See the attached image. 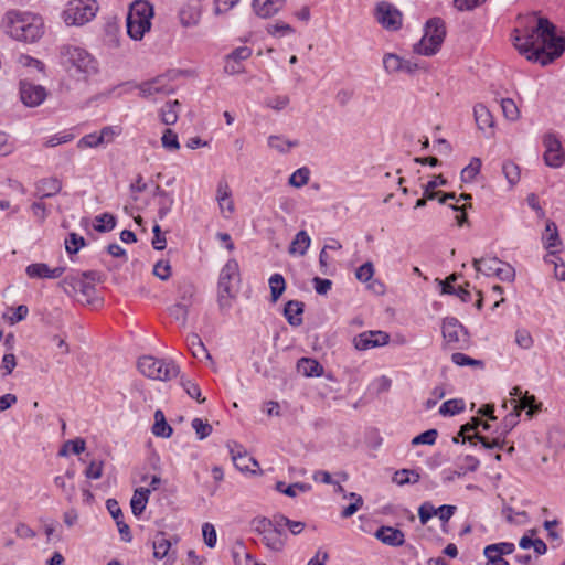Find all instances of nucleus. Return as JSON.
<instances>
[{
	"mask_svg": "<svg viewBox=\"0 0 565 565\" xmlns=\"http://www.w3.org/2000/svg\"><path fill=\"white\" fill-rule=\"evenodd\" d=\"M532 20L534 24L514 30L513 44L529 61L545 66L565 52V38L557 35L556 26L547 18Z\"/></svg>",
	"mask_w": 565,
	"mask_h": 565,
	"instance_id": "nucleus-1",
	"label": "nucleus"
},
{
	"mask_svg": "<svg viewBox=\"0 0 565 565\" xmlns=\"http://www.w3.org/2000/svg\"><path fill=\"white\" fill-rule=\"evenodd\" d=\"M6 32L14 40L34 43L44 34L43 19L28 11L10 10L3 19Z\"/></svg>",
	"mask_w": 565,
	"mask_h": 565,
	"instance_id": "nucleus-2",
	"label": "nucleus"
},
{
	"mask_svg": "<svg viewBox=\"0 0 565 565\" xmlns=\"http://www.w3.org/2000/svg\"><path fill=\"white\" fill-rule=\"evenodd\" d=\"M241 281L239 266L236 259L231 258L221 269L217 281V303L221 310H228L232 299L235 298V286Z\"/></svg>",
	"mask_w": 565,
	"mask_h": 565,
	"instance_id": "nucleus-3",
	"label": "nucleus"
},
{
	"mask_svg": "<svg viewBox=\"0 0 565 565\" xmlns=\"http://www.w3.org/2000/svg\"><path fill=\"white\" fill-rule=\"evenodd\" d=\"M153 8L146 0L134 1L127 14V33L132 40H141L151 28Z\"/></svg>",
	"mask_w": 565,
	"mask_h": 565,
	"instance_id": "nucleus-4",
	"label": "nucleus"
},
{
	"mask_svg": "<svg viewBox=\"0 0 565 565\" xmlns=\"http://www.w3.org/2000/svg\"><path fill=\"white\" fill-rule=\"evenodd\" d=\"M61 64L71 71L75 68L83 74H95L97 72V63L95 58L83 47L64 44L60 46Z\"/></svg>",
	"mask_w": 565,
	"mask_h": 565,
	"instance_id": "nucleus-5",
	"label": "nucleus"
},
{
	"mask_svg": "<svg viewBox=\"0 0 565 565\" xmlns=\"http://www.w3.org/2000/svg\"><path fill=\"white\" fill-rule=\"evenodd\" d=\"M446 36V25L443 19L431 18L425 24V33L422 40L414 45L417 54L431 56L436 54Z\"/></svg>",
	"mask_w": 565,
	"mask_h": 565,
	"instance_id": "nucleus-6",
	"label": "nucleus"
},
{
	"mask_svg": "<svg viewBox=\"0 0 565 565\" xmlns=\"http://www.w3.org/2000/svg\"><path fill=\"white\" fill-rule=\"evenodd\" d=\"M138 370L147 377L168 381L179 374V366L173 361L157 359L151 355L138 360Z\"/></svg>",
	"mask_w": 565,
	"mask_h": 565,
	"instance_id": "nucleus-7",
	"label": "nucleus"
},
{
	"mask_svg": "<svg viewBox=\"0 0 565 565\" xmlns=\"http://www.w3.org/2000/svg\"><path fill=\"white\" fill-rule=\"evenodd\" d=\"M97 11L96 0H71L62 18L67 25H84L95 18Z\"/></svg>",
	"mask_w": 565,
	"mask_h": 565,
	"instance_id": "nucleus-8",
	"label": "nucleus"
},
{
	"mask_svg": "<svg viewBox=\"0 0 565 565\" xmlns=\"http://www.w3.org/2000/svg\"><path fill=\"white\" fill-rule=\"evenodd\" d=\"M443 337L448 343H459V349H463L469 342L468 330L455 317L443 320Z\"/></svg>",
	"mask_w": 565,
	"mask_h": 565,
	"instance_id": "nucleus-9",
	"label": "nucleus"
},
{
	"mask_svg": "<svg viewBox=\"0 0 565 565\" xmlns=\"http://www.w3.org/2000/svg\"><path fill=\"white\" fill-rule=\"evenodd\" d=\"M376 20L386 30L397 31L402 28L401 11L386 1L377 3Z\"/></svg>",
	"mask_w": 565,
	"mask_h": 565,
	"instance_id": "nucleus-10",
	"label": "nucleus"
},
{
	"mask_svg": "<svg viewBox=\"0 0 565 565\" xmlns=\"http://www.w3.org/2000/svg\"><path fill=\"white\" fill-rule=\"evenodd\" d=\"M545 152L543 159L546 166L551 168H561L565 162V156L562 143L554 134H546L543 138Z\"/></svg>",
	"mask_w": 565,
	"mask_h": 565,
	"instance_id": "nucleus-11",
	"label": "nucleus"
},
{
	"mask_svg": "<svg viewBox=\"0 0 565 565\" xmlns=\"http://www.w3.org/2000/svg\"><path fill=\"white\" fill-rule=\"evenodd\" d=\"M171 76L169 74L159 75L150 81L142 82L138 85L140 95L145 98L156 94L169 95L174 93V87L170 84Z\"/></svg>",
	"mask_w": 565,
	"mask_h": 565,
	"instance_id": "nucleus-12",
	"label": "nucleus"
},
{
	"mask_svg": "<svg viewBox=\"0 0 565 565\" xmlns=\"http://www.w3.org/2000/svg\"><path fill=\"white\" fill-rule=\"evenodd\" d=\"M46 96L47 93L43 86L25 79L20 81V98L25 106L36 107L45 100Z\"/></svg>",
	"mask_w": 565,
	"mask_h": 565,
	"instance_id": "nucleus-13",
	"label": "nucleus"
},
{
	"mask_svg": "<svg viewBox=\"0 0 565 565\" xmlns=\"http://www.w3.org/2000/svg\"><path fill=\"white\" fill-rule=\"evenodd\" d=\"M390 341L388 333L384 331H365L353 338L354 348L359 351L382 347Z\"/></svg>",
	"mask_w": 565,
	"mask_h": 565,
	"instance_id": "nucleus-14",
	"label": "nucleus"
},
{
	"mask_svg": "<svg viewBox=\"0 0 565 565\" xmlns=\"http://www.w3.org/2000/svg\"><path fill=\"white\" fill-rule=\"evenodd\" d=\"M252 56V49L248 46H239L233 50L225 57L224 72L230 75L241 74L244 72L242 62Z\"/></svg>",
	"mask_w": 565,
	"mask_h": 565,
	"instance_id": "nucleus-15",
	"label": "nucleus"
},
{
	"mask_svg": "<svg viewBox=\"0 0 565 565\" xmlns=\"http://www.w3.org/2000/svg\"><path fill=\"white\" fill-rule=\"evenodd\" d=\"M172 540L167 537L164 532H158L154 535L152 547L153 556L157 559L166 558V565H172L175 561L174 552H171Z\"/></svg>",
	"mask_w": 565,
	"mask_h": 565,
	"instance_id": "nucleus-16",
	"label": "nucleus"
},
{
	"mask_svg": "<svg viewBox=\"0 0 565 565\" xmlns=\"http://www.w3.org/2000/svg\"><path fill=\"white\" fill-rule=\"evenodd\" d=\"M230 454L235 467L241 471H252L250 466L258 467V462L250 456L247 455L244 447L237 443L228 444Z\"/></svg>",
	"mask_w": 565,
	"mask_h": 565,
	"instance_id": "nucleus-17",
	"label": "nucleus"
},
{
	"mask_svg": "<svg viewBox=\"0 0 565 565\" xmlns=\"http://www.w3.org/2000/svg\"><path fill=\"white\" fill-rule=\"evenodd\" d=\"M65 271V267L50 268L45 263H33L26 266L25 274L29 278L56 279Z\"/></svg>",
	"mask_w": 565,
	"mask_h": 565,
	"instance_id": "nucleus-18",
	"label": "nucleus"
},
{
	"mask_svg": "<svg viewBox=\"0 0 565 565\" xmlns=\"http://www.w3.org/2000/svg\"><path fill=\"white\" fill-rule=\"evenodd\" d=\"M106 507L113 519L116 522L118 527V532L124 542H130L132 540V535L130 532L129 525L124 521V513L115 499H108L106 501Z\"/></svg>",
	"mask_w": 565,
	"mask_h": 565,
	"instance_id": "nucleus-19",
	"label": "nucleus"
},
{
	"mask_svg": "<svg viewBox=\"0 0 565 565\" xmlns=\"http://www.w3.org/2000/svg\"><path fill=\"white\" fill-rule=\"evenodd\" d=\"M375 537L393 547L402 546L405 543V534L399 529L392 526H380L375 532Z\"/></svg>",
	"mask_w": 565,
	"mask_h": 565,
	"instance_id": "nucleus-20",
	"label": "nucleus"
},
{
	"mask_svg": "<svg viewBox=\"0 0 565 565\" xmlns=\"http://www.w3.org/2000/svg\"><path fill=\"white\" fill-rule=\"evenodd\" d=\"M305 311V303L299 300H289L284 308V317L291 327H299L302 324V315Z\"/></svg>",
	"mask_w": 565,
	"mask_h": 565,
	"instance_id": "nucleus-21",
	"label": "nucleus"
},
{
	"mask_svg": "<svg viewBox=\"0 0 565 565\" xmlns=\"http://www.w3.org/2000/svg\"><path fill=\"white\" fill-rule=\"evenodd\" d=\"M286 0H253V9L260 18H269L276 14Z\"/></svg>",
	"mask_w": 565,
	"mask_h": 565,
	"instance_id": "nucleus-22",
	"label": "nucleus"
},
{
	"mask_svg": "<svg viewBox=\"0 0 565 565\" xmlns=\"http://www.w3.org/2000/svg\"><path fill=\"white\" fill-rule=\"evenodd\" d=\"M62 190V182L57 178H45L36 183V194L41 198H51Z\"/></svg>",
	"mask_w": 565,
	"mask_h": 565,
	"instance_id": "nucleus-23",
	"label": "nucleus"
},
{
	"mask_svg": "<svg viewBox=\"0 0 565 565\" xmlns=\"http://www.w3.org/2000/svg\"><path fill=\"white\" fill-rule=\"evenodd\" d=\"M475 120L478 128L482 131L492 129L494 126V119L490 110L483 104H477L473 107Z\"/></svg>",
	"mask_w": 565,
	"mask_h": 565,
	"instance_id": "nucleus-24",
	"label": "nucleus"
},
{
	"mask_svg": "<svg viewBox=\"0 0 565 565\" xmlns=\"http://www.w3.org/2000/svg\"><path fill=\"white\" fill-rule=\"evenodd\" d=\"M297 371L307 377L320 376L323 373V366L315 359L301 358L297 362Z\"/></svg>",
	"mask_w": 565,
	"mask_h": 565,
	"instance_id": "nucleus-25",
	"label": "nucleus"
},
{
	"mask_svg": "<svg viewBox=\"0 0 565 565\" xmlns=\"http://www.w3.org/2000/svg\"><path fill=\"white\" fill-rule=\"evenodd\" d=\"M263 536V543L271 551L279 552L284 548L286 535L284 532H278L275 527L267 531Z\"/></svg>",
	"mask_w": 565,
	"mask_h": 565,
	"instance_id": "nucleus-26",
	"label": "nucleus"
},
{
	"mask_svg": "<svg viewBox=\"0 0 565 565\" xmlns=\"http://www.w3.org/2000/svg\"><path fill=\"white\" fill-rule=\"evenodd\" d=\"M511 395L514 397H519L518 404L515 405L516 413H520L523 409L527 408V414L530 416L533 415L535 412L534 405H535V397L534 395H529L525 393L523 395L521 388L519 386H515L512 388Z\"/></svg>",
	"mask_w": 565,
	"mask_h": 565,
	"instance_id": "nucleus-27",
	"label": "nucleus"
},
{
	"mask_svg": "<svg viewBox=\"0 0 565 565\" xmlns=\"http://www.w3.org/2000/svg\"><path fill=\"white\" fill-rule=\"evenodd\" d=\"M180 107L179 100L167 102L160 109L161 121L167 126L174 125L179 118Z\"/></svg>",
	"mask_w": 565,
	"mask_h": 565,
	"instance_id": "nucleus-28",
	"label": "nucleus"
},
{
	"mask_svg": "<svg viewBox=\"0 0 565 565\" xmlns=\"http://www.w3.org/2000/svg\"><path fill=\"white\" fill-rule=\"evenodd\" d=\"M150 489L139 488L136 489L132 499L130 501L131 511L136 516H139L146 509Z\"/></svg>",
	"mask_w": 565,
	"mask_h": 565,
	"instance_id": "nucleus-29",
	"label": "nucleus"
},
{
	"mask_svg": "<svg viewBox=\"0 0 565 565\" xmlns=\"http://www.w3.org/2000/svg\"><path fill=\"white\" fill-rule=\"evenodd\" d=\"M186 343H188V347H189L192 355L195 359L211 360V355H210L207 349L205 348L204 343L202 342L201 338L198 334L192 333V334L188 335Z\"/></svg>",
	"mask_w": 565,
	"mask_h": 565,
	"instance_id": "nucleus-30",
	"label": "nucleus"
},
{
	"mask_svg": "<svg viewBox=\"0 0 565 565\" xmlns=\"http://www.w3.org/2000/svg\"><path fill=\"white\" fill-rule=\"evenodd\" d=\"M152 433L154 436L162 438H169L173 433L172 427L167 423L164 414L161 409H157L154 412V424L152 426Z\"/></svg>",
	"mask_w": 565,
	"mask_h": 565,
	"instance_id": "nucleus-31",
	"label": "nucleus"
},
{
	"mask_svg": "<svg viewBox=\"0 0 565 565\" xmlns=\"http://www.w3.org/2000/svg\"><path fill=\"white\" fill-rule=\"evenodd\" d=\"M500 264H502V262L497 257L479 259L475 258L472 262L475 269L486 276H494L495 270Z\"/></svg>",
	"mask_w": 565,
	"mask_h": 565,
	"instance_id": "nucleus-32",
	"label": "nucleus"
},
{
	"mask_svg": "<svg viewBox=\"0 0 565 565\" xmlns=\"http://www.w3.org/2000/svg\"><path fill=\"white\" fill-rule=\"evenodd\" d=\"M311 239L306 231H299L289 246V253L305 255L310 246Z\"/></svg>",
	"mask_w": 565,
	"mask_h": 565,
	"instance_id": "nucleus-33",
	"label": "nucleus"
},
{
	"mask_svg": "<svg viewBox=\"0 0 565 565\" xmlns=\"http://www.w3.org/2000/svg\"><path fill=\"white\" fill-rule=\"evenodd\" d=\"M275 489L286 494L287 497L295 498L298 492H308L311 490V484L303 482H295L289 486H286L284 481H278L275 486Z\"/></svg>",
	"mask_w": 565,
	"mask_h": 565,
	"instance_id": "nucleus-34",
	"label": "nucleus"
},
{
	"mask_svg": "<svg viewBox=\"0 0 565 565\" xmlns=\"http://www.w3.org/2000/svg\"><path fill=\"white\" fill-rule=\"evenodd\" d=\"M299 145L298 140H289L284 138L282 136H269L268 146L280 153H287L291 148H295Z\"/></svg>",
	"mask_w": 565,
	"mask_h": 565,
	"instance_id": "nucleus-35",
	"label": "nucleus"
},
{
	"mask_svg": "<svg viewBox=\"0 0 565 565\" xmlns=\"http://www.w3.org/2000/svg\"><path fill=\"white\" fill-rule=\"evenodd\" d=\"M466 404L462 398L448 399L439 407V414L441 416H455L465 411Z\"/></svg>",
	"mask_w": 565,
	"mask_h": 565,
	"instance_id": "nucleus-36",
	"label": "nucleus"
},
{
	"mask_svg": "<svg viewBox=\"0 0 565 565\" xmlns=\"http://www.w3.org/2000/svg\"><path fill=\"white\" fill-rule=\"evenodd\" d=\"M420 475L416 470L401 469L393 476V482L398 486L415 484L419 481Z\"/></svg>",
	"mask_w": 565,
	"mask_h": 565,
	"instance_id": "nucleus-37",
	"label": "nucleus"
},
{
	"mask_svg": "<svg viewBox=\"0 0 565 565\" xmlns=\"http://www.w3.org/2000/svg\"><path fill=\"white\" fill-rule=\"evenodd\" d=\"M70 281L75 284L76 292H81L86 298L87 302L90 303L96 292L95 285L79 277V273H76V279H70Z\"/></svg>",
	"mask_w": 565,
	"mask_h": 565,
	"instance_id": "nucleus-38",
	"label": "nucleus"
},
{
	"mask_svg": "<svg viewBox=\"0 0 565 565\" xmlns=\"http://www.w3.org/2000/svg\"><path fill=\"white\" fill-rule=\"evenodd\" d=\"M200 15V11L193 6L183 7L179 13L181 24L186 28L195 25Z\"/></svg>",
	"mask_w": 565,
	"mask_h": 565,
	"instance_id": "nucleus-39",
	"label": "nucleus"
},
{
	"mask_svg": "<svg viewBox=\"0 0 565 565\" xmlns=\"http://www.w3.org/2000/svg\"><path fill=\"white\" fill-rule=\"evenodd\" d=\"M232 192L228 186V183L224 180H221L217 184V194L216 200L220 204L221 210H224V202L228 200L227 211L230 213H233L234 211V203L231 199Z\"/></svg>",
	"mask_w": 565,
	"mask_h": 565,
	"instance_id": "nucleus-40",
	"label": "nucleus"
},
{
	"mask_svg": "<svg viewBox=\"0 0 565 565\" xmlns=\"http://www.w3.org/2000/svg\"><path fill=\"white\" fill-rule=\"evenodd\" d=\"M116 226V217L110 213H103L95 217L94 230L99 233H106Z\"/></svg>",
	"mask_w": 565,
	"mask_h": 565,
	"instance_id": "nucleus-41",
	"label": "nucleus"
},
{
	"mask_svg": "<svg viewBox=\"0 0 565 565\" xmlns=\"http://www.w3.org/2000/svg\"><path fill=\"white\" fill-rule=\"evenodd\" d=\"M271 301L276 302L286 289V281L281 274H274L269 278Z\"/></svg>",
	"mask_w": 565,
	"mask_h": 565,
	"instance_id": "nucleus-42",
	"label": "nucleus"
},
{
	"mask_svg": "<svg viewBox=\"0 0 565 565\" xmlns=\"http://www.w3.org/2000/svg\"><path fill=\"white\" fill-rule=\"evenodd\" d=\"M446 184L447 180L441 174L436 175L433 180L428 181L427 184L424 186L425 196L430 200L438 199L441 192L435 191V189H438V186Z\"/></svg>",
	"mask_w": 565,
	"mask_h": 565,
	"instance_id": "nucleus-43",
	"label": "nucleus"
},
{
	"mask_svg": "<svg viewBox=\"0 0 565 565\" xmlns=\"http://www.w3.org/2000/svg\"><path fill=\"white\" fill-rule=\"evenodd\" d=\"M86 245L85 238L76 233H70L65 238V249L68 255H75Z\"/></svg>",
	"mask_w": 565,
	"mask_h": 565,
	"instance_id": "nucleus-44",
	"label": "nucleus"
},
{
	"mask_svg": "<svg viewBox=\"0 0 565 565\" xmlns=\"http://www.w3.org/2000/svg\"><path fill=\"white\" fill-rule=\"evenodd\" d=\"M86 444L82 438L71 439L64 443L62 448L58 451V456H67L68 451H72L74 455H79L85 450Z\"/></svg>",
	"mask_w": 565,
	"mask_h": 565,
	"instance_id": "nucleus-45",
	"label": "nucleus"
},
{
	"mask_svg": "<svg viewBox=\"0 0 565 565\" xmlns=\"http://www.w3.org/2000/svg\"><path fill=\"white\" fill-rule=\"evenodd\" d=\"M190 303L189 302H177L169 308V315L182 324H185L188 319Z\"/></svg>",
	"mask_w": 565,
	"mask_h": 565,
	"instance_id": "nucleus-46",
	"label": "nucleus"
},
{
	"mask_svg": "<svg viewBox=\"0 0 565 565\" xmlns=\"http://www.w3.org/2000/svg\"><path fill=\"white\" fill-rule=\"evenodd\" d=\"M502 172L511 185H514L520 180V168L513 161H504L502 164Z\"/></svg>",
	"mask_w": 565,
	"mask_h": 565,
	"instance_id": "nucleus-47",
	"label": "nucleus"
},
{
	"mask_svg": "<svg viewBox=\"0 0 565 565\" xmlns=\"http://www.w3.org/2000/svg\"><path fill=\"white\" fill-rule=\"evenodd\" d=\"M310 170L307 167L297 169L289 178V184L294 188H301L308 183Z\"/></svg>",
	"mask_w": 565,
	"mask_h": 565,
	"instance_id": "nucleus-48",
	"label": "nucleus"
},
{
	"mask_svg": "<svg viewBox=\"0 0 565 565\" xmlns=\"http://www.w3.org/2000/svg\"><path fill=\"white\" fill-rule=\"evenodd\" d=\"M158 218L162 221L172 210L174 204V198L172 193L166 194V196L158 198Z\"/></svg>",
	"mask_w": 565,
	"mask_h": 565,
	"instance_id": "nucleus-49",
	"label": "nucleus"
},
{
	"mask_svg": "<svg viewBox=\"0 0 565 565\" xmlns=\"http://www.w3.org/2000/svg\"><path fill=\"white\" fill-rule=\"evenodd\" d=\"M437 437H438V430L435 428H431V429L425 430L422 434L415 436L412 439L411 444L413 446H418V445L431 446L436 443Z\"/></svg>",
	"mask_w": 565,
	"mask_h": 565,
	"instance_id": "nucleus-50",
	"label": "nucleus"
},
{
	"mask_svg": "<svg viewBox=\"0 0 565 565\" xmlns=\"http://www.w3.org/2000/svg\"><path fill=\"white\" fill-rule=\"evenodd\" d=\"M162 147L169 151H177L180 149V142L178 139V135L170 128H167L163 131L161 137Z\"/></svg>",
	"mask_w": 565,
	"mask_h": 565,
	"instance_id": "nucleus-51",
	"label": "nucleus"
},
{
	"mask_svg": "<svg viewBox=\"0 0 565 565\" xmlns=\"http://www.w3.org/2000/svg\"><path fill=\"white\" fill-rule=\"evenodd\" d=\"M181 385L191 398L195 399L200 404L205 402V398L202 397L201 388L196 383L192 382L191 380H185L182 377Z\"/></svg>",
	"mask_w": 565,
	"mask_h": 565,
	"instance_id": "nucleus-52",
	"label": "nucleus"
},
{
	"mask_svg": "<svg viewBox=\"0 0 565 565\" xmlns=\"http://www.w3.org/2000/svg\"><path fill=\"white\" fill-rule=\"evenodd\" d=\"M480 466V461L472 455H466L461 458V463L459 465L460 471L455 472L458 477L465 475L468 471H476Z\"/></svg>",
	"mask_w": 565,
	"mask_h": 565,
	"instance_id": "nucleus-53",
	"label": "nucleus"
},
{
	"mask_svg": "<svg viewBox=\"0 0 565 565\" xmlns=\"http://www.w3.org/2000/svg\"><path fill=\"white\" fill-rule=\"evenodd\" d=\"M481 168V160L479 158H473L467 167H465L461 171V180L463 182L472 181L476 175L479 173Z\"/></svg>",
	"mask_w": 565,
	"mask_h": 565,
	"instance_id": "nucleus-54",
	"label": "nucleus"
},
{
	"mask_svg": "<svg viewBox=\"0 0 565 565\" xmlns=\"http://www.w3.org/2000/svg\"><path fill=\"white\" fill-rule=\"evenodd\" d=\"M451 361L454 364L458 366H478L483 367V362L481 360L472 359L461 352L452 353Z\"/></svg>",
	"mask_w": 565,
	"mask_h": 565,
	"instance_id": "nucleus-55",
	"label": "nucleus"
},
{
	"mask_svg": "<svg viewBox=\"0 0 565 565\" xmlns=\"http://www.w3.org/2000/svg\"><path fill=\"white\" fill-rule=\"evenodd\" d=\"M545 232H546V234L544 236L545 247L547 249H550L552 247H556L557 244L559 243L556 224L554 222H547Z\"/></svg>",
	"mask_w": 565,
	"mask_h": 565,
	"instance_id": "nucleus-56",
	"label": "nucleus"
},
{
	"mask_svg": "<svg viewBox=\"0 0 565 565\" xmlns=\"http://www.w3.org/2000/svg\"><path fill=\"white\" fill-rule=\"evenodd\" d=\"M383 66L387 73H397L402 67V57L393 53H387L383 57Z\"/></svg>",
	"mask_w": 565,
	"mask_h": 565,
	"instance_id": "nucleus-57",
	"label": "nucleus"
},
{
	"mask_svg": "<svg viewBox=\"0 0 565 565\" xmlns=\"http://www.w3.org/2000/svg\"><path fill=\"white\" fill-rule=\"evenodd\" d=\"M191 425H192V428L195 430V434L200 440L205 439L212 433V426L207 422H204L201 418L192 419Z\"/></svg>",
	"mask_w": 565,
	"mask_h": 565,
	"instance_id": "nucleus-58",
	"label": "nucleus"
},
{
	"mask_svg": "<svg viewBox=\"0 0 565 565\" xmlns=\"http://www.w3.org/2000/svg\"><path fill=\"white\" fill-rule=\"evenodd\" d=\"M514 544L510 542H501L495 544H490L484 547L483 554H490L493 552H498L501 555H509L514 552Z\"/></svg>",
	"mask_w": 565,
	"mask_h": 565,
	"instance_id": "nucleus-59",
	"label": "nucleus"
},
{
	"mask_svg": "<svg viewBox=\"0 0 565 565\" xmlns=\"http://www.w3.org/2000/svg\"><path fill=\"white\" fill-rule=\"evenodd\" d=\"M437 508L433 505L431 502L425 501L420 507L418 508V516L422 525L427 524V522L436 515Z\"/></svg>",
	"mask_w": 565,
	"mask_h": 565,
	"instance_id": "nucleus-60",
	"label": "nucleus"
},
{
	"mask_svg": "<svg viewBox=\"0 0 565 565\" xmlns=\"http://www.w3.org/2000/svg\"><path fill=\"white\" fill-rule=\"evenodd\" d=\"M494 276L502 281H513L515 279V270L511 265L502 262L498 266Z\"/></svg>",
	"mask_w": 565,
	"mask_h": 565,
	"instance_id": "nucleus-61",
	"label": "nucleus"
},
{
	"mask_svg": "<svg viewBox=\"0 0 565 565\" xmlns=\"http://www.w3.org/2000/svg\"><path fill=\"white\" fill-rule=\"evenodd\" d=\"M501 108L507 119L515 120L519 117V109L513 99L503 98L501 100Z\"/></svg>",
	"mask_w": 565,
	"mask_h": 565,
	"instance_id": "nucleus-62",
	"label": "nucleus"
},
{
	"mask_svg": "<svg viewBox=\"0 0 565 565\" xmlns=\"http://www.w3.org/2000/svg\"><path fill=\"white\" fill-rule=\"evenodd\" d=\"M202 534H203L204 543L209 547L213 548L216 545V541H217V535H216L214 525L209 522L204 523L202 526Z\"/></svg>",
	"mask_w": 565,
	"mask_h": 565,
	"instance_id": "nucleus-63",
	"label": "nucleus"
},
{
	"mask_svg": "<svg viewBox=\"0 0 565 565\" xmlns=\"http://www.w3.org/2000/svg\"><path fill=\"white\" fill-rule=\"evenodd\" d=\"M373 275H374V266L371 262L364 263L355 271L356 279L362 282L370 281L372 279Z\"/></svg>",
	"mask_w": 565,
	"mask_h": 565,
	"instance_id": "nucleus-64",
	"label": "nucleus"
}]
</instances>
